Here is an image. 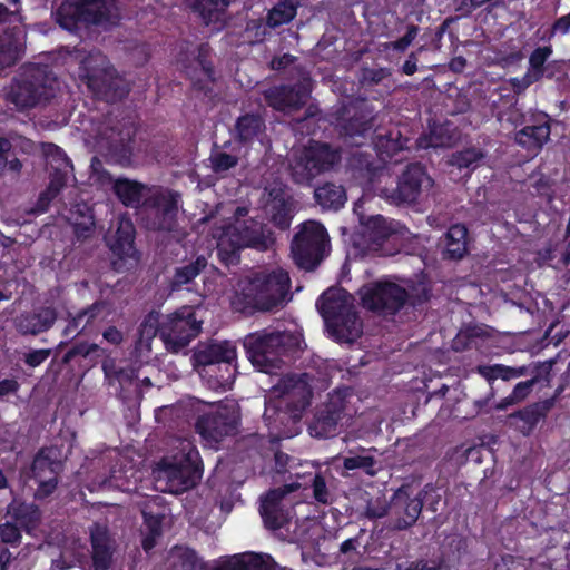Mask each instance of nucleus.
I'll return each instance as SVG.
<instances>
[{"label":"nucleus","instance_id":"nucleus-1","mask_svg":"<svg viewBox=\"0 0 570 570\" xmlns=\"http://www.w3.org/2000/svg\"><path fill=\"white\" fill-rule=\"evenodd\" d=\"M341 161L340 147L309 139L292 154L288 164L289 176L295 185L312 187L318 177L335 171Z\"/></svg>","mask_w":570,"mask_h":570},{"label":"nucleus","instance_id":"nucleus-2","mask_svg":"<svg viewBox=\"0 0 570 570\" xmlns=\"http://www.w3.org/2000/svg\"><path fill=\"white\" fill-rule=\"evenodd\" d=\"M243 347L249 362L259 371L271 373L284 364L283 357L298 348V338L289 332L267 328L247 334Z\"/></svg>","mask_w":570,"mask_h":570},{"label":"nucleus","instance_id":"nucleus-3","mask_svg":"<svg viewBox=\"0 0 570 570\" xmlns=\"http://www.w3.org/2000/svg\"><path fill=\"white\" fill-rule=\"evenodd\" d=\"M58 81L48 65L28 63L12 79L7 92V100L18 110L36 107L50 101L56 96Z\"/></svg>","mask_w":570,"mask_h":570},{"label":"nucleus","instance_id":"nucleus-4","mask_svg":"<svg viewBox=\"0 0 570 570\" xmlns=\"http://www.w3.org/2000/svg\"><path fill=\"white\" fill-rule=\"evenodd\" d=\"M330 336L338 343H352L362 334V322L345 291L330 288L316 302Z\"/></svg>","mask_w":570,"mask_h":570},{"label":"nucleus","instance_id":"nucleus-5","mask_svg":"<svg viewBox=\"0 0 570 570\" xmlns=\"http://www.w3.org/2000/svg\"><path fill=\"white\" fill-rule=\"evenodd\" d=\"M116 0H65L56 10L57 23L69 31L81 27H114L120 22Z\"/></svg>","mask_w":570,"mask_h":570},{"label":"nucleus","instance_id":"nucleus-6","mask_svg":"<svg viewBox=\"0 0 570 570\" xmlns=\"http://www.w3.org/2000/svg\"><path fill=\"white\" fill-rule=\"evenodd\" d=\"M78 75L99 100L115 104L129 94V86L125 79L116 73L107 57L100 51H91L80 61Z\"/></svg>","mask_w":570,"mask_h":570},{"label":"nucleus","instance_id":"nucleus-7","mask_svg":"<svg viewBox=\"0 0 570 570\" xmlns=\"http://www.w3.org/2000/svg\"><path fill=\"white\" fill-rule=\"evenodd\" d=\"M180 194L161 186H153L142 200L140 215L145 228L153 232H173L177 225Z\"/></svg>","mask_w":570,"mask_h":570},{"label":"nucleus","instance_id":"nucleus-8","mask_svg":"<svg viewBox=\"0 0 570 570\" xmlns=\"http://www.w3.org/2000/svg\"><path fill=\"white\" fill-rule=\"evenodd\" d=\"M330 237L318 222L307 220L299 225L291 243V254L295 264L305 271H314L326 256Z\"/></svg>","mask_w":570,"mask_h":570},{"label":"nucleus","instance_id":"nucleus-9","mask_svg":"<svg viewBox=\"0 0 570 570\" xmlns=\"http://www.w3.org/2000/svg\"><path fill=\"white\" fill-rule=\"evenodd\" d=\"M198 452L189 450L187 453L164 456L155 470L157 479L165 480L169 492L181 493L194 488L202 476V470L196 463Z\"/></svg>","mask_w":570,"mask_h":570},{"label":"nucleus","instance_id":"nucleus-10","mask_svg":"<svg viewBox=\"0 0 570 570\" xmlns=\"http://www.w3.org/2000/svg\"><path fill=\"white\" fill-rule=\"evenodd\" d=\"M240 412L236 404H219L198 416L195 429L210 446L238 432Z\"/></svg>","mask_w":570,"mask_h":570},{"label":"nucleus","instance_id":"nucleus-11","mask_svg":"<svg viewBox=\"0 0 570 570\" xmlns=\"http://www.w3.org/2000/svg\"><path fill=\"white\" fill-rule=\"evenodd\" d=\"M202 331V321L190 306H183L160 322V338L170 353H179Z\"/></svg>","mask_w":570,"mask_h":570},{"label":"nucleus","instance_id":"nucleus-12","mask_svg":"<svg viewBox=\"0 0 570 570\" xmlns=\"http://www.w3.org/2000/svg\"><path fill=\"white\" fill-rule=\"evenodd\" d=\"M362 305L384 316L397 314L406 305V289L393 282H375L360 291Z\"/></svg>","mask_w":570,"mask_h":570},{"label":"nucleus","instance_id":"nucleus-13","mask_svg":"<svg viewBox=\"0 0 570 570\" xmlns=\"http://www.w3.org/2000/svg\"><path fill=\"white\" fill-rule=\"evenodd\" d=\"M432 178L420 163L409 164L399 176L396 187L382 189V196L394 205H411L417 202L423 187H431Z\"/></svg>","mask_w":570,"mask_h":570},{"label":"nucleus","instance_id":"nucleus-14","mask_svg":"<svg viewBox=\"0 0 570 570\" xmlns=\"http://www.w3.org/2000/svg\"><path fill=\"white\" fill-rule=\"evenodd\" d=\"M236 348L227 341L217 343L210 342L199 344L195 350L191 360L197 371H205L206 367L224 366L226 375L222 374L217 381L227 383L234 379L235 370L233 363L236 361Z\"/></svg>","mask_w":570,"mask_h":570},{"label":"nucleus","instance_id":"nucleus-15","mask_svg":"<svg viewBox=\"0 0 570 570\" xmlns=\"http://www.w3.org/2000/svg\"><path fill=\"white\" fill-rule=\"evenodd\" d=\"M336 126L341 136L355 145H362L357 138H365L373 127V110L364 101L352 102L335 112Z\"/></svg>","mask_w":570,"mask_h":570},{"label":"nucleus","instance_id":"nucleus-16","mask_svg":"<svg viewBox=\"0 0 570 570\" xmlns=\"http://www.w3.org/2000/svg\"><path fill=\"white\" fill-rule=\"evenodd\" d=\"M513 122L523 126L514 132V141L528 151L538 154L550 139L551 118L546 112L532 114L529 119L521 114Z\"/></svg>","mask_w":570,"mask_h":570},{"label":"nucleus","instance_id":"nucleus-17","mask_svg":"<svg viewBox=\"0 0 570 570\" xmlns=\"http://www.w3.org/2000/svg\"><path fill=\"white\" fill-rule=\"evenodd\" d=\"M422 512V498L413 495L410 485L403 484L394 491L390 500V520L393 530L412 528Z\"/></svg>","mask_w":570,"mask_h":570},{"label":"nucleus","instance_id":"nucleus-18","mask_svg":"<svg viewBox=\"0 0 570 570\" xmlns=\"http://www.w3.org/2000/svg\"><path fill=\"white\" fill-rule=\"evenodd\" d=\"M298 488L297 484H286L271 489L261 499L259 513L264 525L269 530H279L291 520L292 503L286 504V495Z\"/></svg>","mask_w":570,"mask_h":570},{"label":"nucleus","instance_id":"nucleus-19","mask_svg":"<svg viewBox=\"0 0 570 570\" xmlns=\"http://www.w3.org/2000/svg\"><path fill=\"white\" fill-rule=\"evenodd\" d=\"M136 129L129 121L110 127L106 131V157L121 167L132 165Z\"/></svg>","mask_w":570,"mask_h":570},{"label":"nucleus","instance_id":"nucleus-20","mask_svg":"<svg viewBox=\"0 0 570 570\" xmlns=\"http://www.w3.org/2000/svg\"><path fill=\"white\" fill-rule=\"evenodd\" d=\"M345 411V397L340 392L328 395V400L317 409L308 425L309 434L317 439L336 435L338 423Z\"/></svg>","mask_w":570,"mask_h":570},{"label":"nucleus","instance_id":"nucleus-21","mask_svg":"<svg viewBox=\"0 0 570 570\" xmlns=\"http://www.w3.org/2000/svg\"><path fill=\"white\" fill-rule=\"evenodd\" d=\"M311 92V79L303 78L293 85H281L269 88L265 91L264 98L266 104L274 110H298L306 104Z\"/></svg>","mask_w":570,"mask_h":570},{"label":"nucleus","instance_id":"nucleus-22","mask_svg":"<svg viewBox=\"0 0 570 570\" xmlns=\"http://www.w3.org/2000/svg\"><path fill=\"white\" fill-rule=\"evenodd\" d=\"M58 313L52 306H39L21 312L13 318V326L21 336H37L48 332L56 323Z\"/></svg>","mask_w":570,"mask_h":570},{"label":"nucleus","instance_id":"nucleus-23","mask_svg":"<svg viewBox=\"0 0 570 570\" xmlns=\"http://www.w3.org/2000/svg\"><path fill=\"white\" fill-rule=\"evenodd\" d=\"M262 282V294L268 302V312L283 306L291 288V278L287 271L278 267L258 274Z\"/></svg>","mask_w":570,"mask_h":570},{"label":"nucleus","instance_id":"nucleus-24","mask_svg":"<svg viewBox=\"0 0 570 570\" xmlns=\"http://www.w3.org/2000/svg\"><path fill=\"white\" fill-rule=\"evenodd\" d=\"M101 367L106 382L115 387V393L124 401L130 399V387L135 385V390L138 389L139 368L132 365L118 367L112 358H106Z\"/></svg>","mask_w":570,"mask_h":570},{"label":"nucleus","instance_id":"nucleus-25","mask_svg":"<svg viewBox=\"0 0 570 570\" xmlns=\"http://www.w3.org/2000/svg\"><path fill=\"white\" fill-rule=\"evenodd\" d=\"M552 407L550 400L531 403L508 416V424L524 436H529L543 421Z\"/></svg>","mask_w":570,"mask_h":570},{"label":"nucleus","instance_id":"nucleus-26","mask_svg":"<svg viewBox=\"0 0 570 570\" xmlns=\"http://www.w3.org/2000/svg\"><path fill=\"white\" fill-rule=\"evenodd\" d=\"M47 168L49 170V187L59 193L67 185L69 175L73 170L72 163L62 148L49 144L46 149Z\"/></svg>","mask_w":570,"mask_h":570},{"label":"nucleus","instance_id":"nucleus-27","mask_svg":"<svg viewBox=\"0 0 570 570\" xmlns=\"http://www.w3.org/2000/svg\"><path fill=\"white\" fill-rule=\"evenodd\" d=\"M258 274L240 286L233 298V306L236 311L252 315L255 312H268V302L262 294Z\"/></svg>","mask_w":570,"mask_h":570},{"label":"nucleus","instance_id":"nucleus-28","mask_svg":"<svg viewBox=\"0 0 570 570\" xmlns=\"http://www.w3.org/2000/svg\"><path fill=\"white\" fill-rule=\"evenodd\" d=\"M4 517L10 522L17 523L20 527L19 529L31 534L41 522V510L37 504L14 497L7 505Z\"/></svg>","mask_w":570,"mask_h":570},{"label":"nucleus","instance_id":"nucleus-29","mask_svg":"<svg viewBox=\"0 0 570 570\" xmlns=\"http://www.w3.org/2000/svg\"><path fill=\"white\" fill-rule=\"evenodd\" d=\"M136 229L132 220L127 216H120L116 223L114 234L106 236V242L114 255L119 258L131 257L135 253Z\"/></svg>","mask_w":570,"mask_h":570},{"label":"nucleus","instance_id":"nucleus-30","mask_svg":"<svg viewBox=\"0 0 570 570\" xmlns=\"http://www.w3.org/2000/svg\"><path fill=\"white\" fill-rule=\"evenodd\" d=\"M23 38L19 28H9L0 35V77L22 59L26 50Z\"/></svg>","mask_w":570,"mask_h":570},{"label":"nucleus","instance_id":"nucleus-31","mask_svg":"<svg viewBox=\"0 0 570 570\" xmlns=\"http://www.w3.org/2000/svg\"><path fill=\"white\" fill-rule=\"evenodd\" d=\"M91 558L95 570H108L112 561L109 531L106 525L94 523L90 528Z\"/></svg>","mask_w":570,"mask_h":570},{"label":"nucleus","instance_id":"nucleus-32","mask_svg":"<svg viewBox=\"0 0 570 570\" xmlns=\"http://www.w3.org/2000/svg\"><path fill=\"white\" fill-rule=\"evenodd\" d=\"M147 185L129 178H117L112 185V191L119 202L128 208L141 209V204L149 189Z\"/></svg>","mask_w":570,"mask_h":570},{"label":"nucleus","instance_id":"nucleus-33","mask_svg":"<svg viewBox=\"0 0 570 570\" xmlns=\"http://www.w3.org/2000/svg\"><path fill=\"white\" fill-rule=\"evenodd\" d=\"M239 240L242 246L258 250H266L274 243L271 229L255 220L245 222L239 229Z\"/></svg>","mask_w":570,"mask_h":570},{"label":"nucleus","instance_id":"nucleus-34","mask_svg":"<svg viewBox=\"0 0 570 570\" xmlns=\"http://www.w3.org/2000/svg\"><path fill=\"white\" fill-rule=\"evenodd\" d=\"M265 129L264 118L254 112H246L239 116L234 125V139L242 145L252 144Z\"/></svg>","mask_w":570,"mask_h":570},{"label":"nucleus","instance_id":"nucleus-35","mask_svg":"<svg viewBox=\"0 0 570 570\" xmlns=\"http://www.w3.org/2000/svg\"><path fill=\"white\" fill-rule=\"evenodd\" d=\"M468 228L463 224L452 225L444 236V259L459 261L468 254Z\"/></svg>","mask_w":570,"mask_h":570},{"label":"nucleus","instance_id":"nucleus-36","mask_svg":"<svg viewBox=\"0 0 570 570\" xmlns=\"http://www.w3.org/2000/svg\"><path fill=\"white\" fill-rule=\"evenodd\" d=\"M210 46L207 42L198 45L190 53L194 56V61L200 67L202 71L206 76V81L200 79H193V88L197 91L207 94L210 91L209 83L215 81V68L210 60Z\"/></svg>","mask_w":570,"mask_h":570},{"label":"nucleus","instance_id":"nucleus-37","mask_svg":"<svg viewBox=\"0 0 570 570\" xmlns=\"http://www.w3.org/2000/svg\"><path fill=\"white\" fill-rule=\"evenodd\" d=\"M315 202L326 210L341 209L346 200V190L342 185L325 183L314 189Z\"/></svg>","mask_w":570,"mask_h":570},{"label":"nucleus","instance_id":"nucleus-38","mask_svg":"<svg viewBox=\"0 0 570 570\" xmlns=\"http://www.w3.org/2000/svg\"><path fill=\"white\" fill-rule=\"evenodd\" d=\"M208 261L204 255H197L196 258L183 266L176 267L170 279L171 291H179L185 285L190 284L207 267Z\"/></svg>","mask_w":570,"mask_h":570},{"label":"nucleus","instance_id":"nucleus-39","mask_svg":"<svg viewBox=\"0 0 570 570\" xmlns=\"http://www.w3.org/2000/svg\"><path fill=\"white\" fill-rule=\"evenodd\" d=\"M364 227L368 243L374 249L382 247L395 234L392 222L382 215L370 217Z\"/></svg>","mask_w":570,"mask_h":570},{"label":"nucleus","instance_id":"nucleus-40","mask_svg":"<svg viewBox=\"0 0 570 570\" xmlns=\"http://www.w3.org/2000/svg\"><path fill=\"white\" fill-rule=\"evenodd\" d=\"M552 53L551 47H538L535 48L530 57H529V65L530 69L532 70L533 75L527 73L524 78L522 79V85L520 86V80L517 78L512 79V85L514 89L520 90L521 88H527L532 82L538 81L543 76V66L550 55Z\"/></svg>","mask_w":570,"mask_h":570},{"label":"nucleus","instance_id":"nucleus-41","mask_svg":"<svg viewBox=\"0 0 570 570\" xmlns=\"http://www.w3.org/2000/svg\"><path fill=\"white\" fill-rule=\"evenodd\" d=\"M297 10L298 8L289 1L277 0L276 4L267 11L266 24L269 29H276L283 24H287L295 19Z\"/></svg>","mask_w":570,"mask_h":570},{"label":"nucleus","instance_id":"nucleus-42","mask_svg":"<svg viewBox=\"0 0 570 570\" xmlns=\"http://www.w3.org/2000/svg\"><path fill=\"white\" fill-rule=\"evenodd\" d=\"M61 469L59 461L50 459L46 454V450L41 449L35 456L31 464V478L33 480L48 479L56 476L58 478Z\"/></svg>","mask_w":570,"mask_h":570},{"label":"nucleus","instance_id":"nucleus-43","mask_svg":"<svg viewBox=\"0 0 570 570\" xmlns=\"http://www.w3.org/2000/svg\"><path fill=\"white\" fill-rule=\"evenodd\" d=\"M230 4V0H190L191 9L199 13L206 24L218 19Z\"/></svg>","mask_w":570,"mask_h":570},{"label":"nucleus","instance_id":"nucleus-44","mask_svg":"<svg viewBox=\"0 0 570 570\" xmlns=\"http://www.w3.org/2000/svg\"><path fill=\"white\" fill-rule=\"evenodd\" d=\"M104 350L95 344L88 342H79L72 345L62 356L61 363L63 365L70 364L77 357L90 358L92 364L97 363V360L104 354Z\"/></svg>","mask_w":570,"mask_h":570},{"label":"nucleus","instance_id":"nucleus-45","mask_svg":"<svg viewBox=\"0 0 570 570\" xmlns=\"http://www.w3.org/2000/svg\"><path fill=\"white\" fill-rule=\"evenodd\" d=\"M271 222L281 230L289 228L293 219L292 208L284 197L275 196L269 208Z\"/></svg>","mask_w":570,"mask_h":570},{"label":"nucleus","instance_id":"nucleus-46","mask_svg":"<svg viewBox=\"0 0 570 570\" xmlns=\"http://www.w3.org/2000/svg\"><path fill=\"white\" fill-rule=\"evenodd\" d=\"M370 450L363 449L361 453H356L344 458L343 466L346 470H362L365 474L374 476L377 471V461L368 453Z\"/></svg>","mask_w":570,"mask_h":570},{"label":"nucleus","instance_id":"nucleus-47","mask_svg":"<svg viewBox=\"0 0 570 570\" xmlns=\"http://www.w3.org/2000/svg\"><path fill=\"white\" fill-rule=\"evenodd\" d=\"M484 157L485 155L481 149L471 147L453 153L450 164L459 169H468L472 171L479 167L480 161Z\"/></svg>","mask_w":570,"mask_h":570},{"label":"nucleus","instance_id":"nucleus-48","mask_svg":"<svg viewBox=\"0 0 570 570\" xmlns=\"http://www.w3.org/2000/svg\"><path fill=\"white\" fill-rule=\"evenodd\" d=\"M406 289V304L413 308H419L429 303L432 297V286L429 282H411Z\"/></svg>","mask_w":570,"mask_h":570},{"label":"nucleus","instance_id":"nucleus-49","mask_svg":"<svg viewBox=\"0 0 570 570\" xmlns=\"http://www.w3.org/2000/svg\"><path fill=\"white\" fill-rule=\"evenodd\" d=\"M170 570H202L203 563L195 550L179 549L174 553Z\"/></svg>","mask_w":570,"mask_h":570},{"label":"nucleus","instance_id":"nucleus-50","mask_svg":"<svg viewBox=\"0 0 570 570\" xmlns=\"http://www.w3.org/2000/svg\"><path fill=\"white\" fill-rule=\"evenodd\" d=\"M268 26L263 18L248 19L245 24L244 36L250 45L262 43L268 36Z\"/></svg>","mask_w":570,"mask_h":570},{"label":"nucleus","instance_id":"nucleus-51","mask_svg":"<svg viewBox=\"0 0 570 570\" xmlns=\"http://www.w3.org/2000/svg\"><path fill=\"white\" fill-rule=\"evenodd\" d=\"M360 538L353 537L344 540L338 548V553L336 556V559L343 563L346 562H355L361 558L360 552Z\"/></svg>","mask_w":570,"mask_h":570},{"label":"nucleus","instance_id":"nucleus-52","mask_svg":"<svg viewBox=\"0 0 570 570\" xmlns=\"http://www.w3.org/2000/svg\"><path fill=\"white\" fill-rule=\"evenodd\" d=\"M212 169L216 174L225 173L238 165V157L225 151H215L210 155Z\"/></svg>","mask_w":570,"mask_h":570},{"label":"nucleus","instance_id":"nucleus-53","mask_svg":"<svg viewBox=\"0 0 570 570\" xmlns=\"http://www.w3.org/2000/svg\"><path fill=\"white\" fill-rule=\"evenodd\" d=\"M17 523L10 522L8 519L0 523V541L11 547H18L22 540V532Z\"/></svg>","mask_w":570,"mask_h":570},{"label":"nucleus","instance_id":"nucleus-54","mask_svg":"<svg viewBox=\"0 0 570 570\" xmlns=\"http://www.w3.org/2000/svg\"><path fill=\"white\" fill-rule=\"evenodd\" d=\"M376 149L382 158H393V156L403 149L400 140L393 139L392 134L389 136H379L375 142Z\"/></svg>","mask_w":570,"mask_h":570},{"label":"nucleus","instance_id":"nucleus-55","mask_svg":"<svg viewBox=\"0 0 570 570\" xmlns=\"http://www.w3.org/2000/svg\"><path fill=\"white\" fill-rule=\"evenodd\" d=\"M237 562L242 563L240 570H269L268 562L257 553L235 554Z\"/></svg>","mask_w":570,"mask_h":570},{"label":"nucleus","instance_id":"nucleus-56","mask_svg":"<svg viewBox=\"0 0 570 570\" xmlns=\"http://www.w3.org/2000/svg\"><path fill=\"white\" fill-rule=\"evenodd\" d=\"M390 72L385 68H363L360 77V83L363 87H373L382 82Z\"/></svg>","mask_w":570,"mask_h":570},{"label":"nucleus","instance_id":"nucleus-57","mask_svg":"<svg viewBox=\"0 0 570 570\" xmlns=\"http://www.w3.org/2000/svg\"><path fill=\"white\" fill-rule=\"evenodd\" d=\"M363 514L370 520L381 519L390 514V503L387 504L385 500L381 498H376L375 500L371 499L366 503Z\"/></svg>","mask_w":570,"mask_h":570},{"label":"nucleus","instance_id":"nucleus-58","mask_svg":"<svg viewBox=\"0 0 570 570\" xmlns=\"http://www.w3.org/2000/svg\"><path fill=\"white\" fill-rule=\"evenodd\" d=\"M419 498H422V507L424 504L428 505V509L432 512L438 511V505L441 500V495L438 492V489L434 484L428 483L423 487L422 490H420L417 493Z\"/></svg>","mask_w":570,"mask_h":570},{"label":"nucleus","instance_id":"nucleus-59","mask_svg":"<svg viewBox=\"0 0 570 570\" xmlns=\"http://www.w3.org/2000/svg\"><path fill=\"white\" fill-rule=\"evenodd\" d=\"M553 364L554 361L550 360L543 363H537L533 366H528V374L532 375L530 380H534V385L543 381L549 383Z\"/></svg>","mask_w":570,"mask_h":570},{"label":"nucleus","instance_id":"nucleus-60","mask_svg":"<svg viewBox=\"0 0 570 570\" xmlns=\"http://www.w3.org/2000/svg\"><path fill=\"white\" fill-rule=\"evenodd\" d=\"M420 28L416 24H409L403 37L390 42L389 47L397 52H404L417 37Z\"/></svg>","mask_w":570,"mask_h":570},{"label":"nucleus","instance_id":"nucleus-61","mask_svg":"<svg viewBox=\"0 0 570 570\" xmlns=\"http://www.w3.org/2000/svg\"><path fill=\"white\" fill-rule=\"evenodd\" d=\"M314 499L323 504L330 502V492L326 485L325 478L321 473H316L312 483Z\"/></svg>","mask_w":570,"mask_h":570},{"label":"nucleus","instance_id":"nucleus-62","mask_svg":"<svg viewBox=\"0 0 570 570\" xmlns=\"http://www.w3.org/2000/svg\"><path fill=\"white\" fill-rule=\"evenodd\" d=\"M35 482L38 484L37 490L35 492V499L37 500L47 499L56 491L58 487V478L56 476H48V479H38L35 480Z\"/></svg>","mask_w":570,"mask_h":570},{"label":"nucleus","instance_id":"nucleus-63","mask_svg":"<svg viewBox=\"0 0 570 570\" xmlns=\"http://www.w3.org/2000/svg\"><path fill=\"white\" fill-rule=\"evenodd\" d=\"M104 308L105 303L102 301H96L91 305L80 309L79 313L85 322L80 332H83L89 325H91Z\"/></svg>","mask_w":570,"mask_h":570},{"label":"nucleus","instance_id":"nucleus-64","mask_svg":"<svg viewBox=\"0 0 570 570\" xmlns=\"http://www.w3.org/2000/svg\"><path fill=\"white\" fill-rule=\"evenodd\" d=\"M441 561L439 560H416L407 562L405 567L397 564L396 570H440Z\"/></svg>","mask_w":570,"mask_h":570}]
</instances>
